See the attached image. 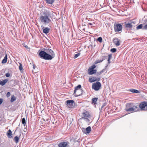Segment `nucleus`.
Returning a JSON list of instances; mask_svg holds the SVG:
<instances>
[{"instance_id": "obj_1", "label": "nucleus", "mask_w": 147, "mask_h": 147, "mask_svg": "<svg viewBox=\"0 0 147 147\" xmlns=\"http://www.w3.org/2000/svg\"><path fill=\"white\" fill-rule=\"evenodd\" d=\"M39 55L42 58L45 60H51L55 57L53 51L51 49L45 50V51H41L39 53Z\"/></svg>"}, {"instance_id": "obj_2", "label": "nucleus", "mask_w": 147, "mask_h": 147, "mask_svg": "<svg viewBox=\"0 0 147 147\" xmlns=\"http://www.w3.org/2000/svg\"><path fill=\"white\" fill-rule=\"evenodd\" d=\"M51 13L46 10L44 11L42 14H40L39 20L41 22L46 24L51 22Z\"/></svg>"}, {"instance_id": "obj_3", "label": "nucleus", "mask_w": 147, "mask_h": 147, "mask_svg": "<svg viewBox=\"0 0 147 147\" xmlns=\"http://www.w3.org/2000/svg\"><path fill=\"white\" fill-rule=\"evenodd\" d=\"M125 110L127 112L131 113L136 112L139 110V109L138 106L131 103H128L126 105Z\"/></svg>"}, {"instance_id": "obj_4", "label": "nucleus", "mask_w": 147, "mask_h": 147, "mask_svg": "<svg viewBox=\"0 0 147 147\" xmlns=\"http://www.w3.org/2000/svg\"><path fill=\"white\" fill-rule=\"evenodd\" d=\"M96 67V65H93L90 66L88 69V73L90 75H91L95 74L96 72V70L94 69Z\"/></svg>"}, {"instance_id": "obj_5", "label": "nucleus", "mask_w": 147, "mask_h": 147, "mask_svg": "<svg viewBox=\"0 0 147 147\" xmlns=\"http://www.w3.org/2000/svg\"><path fill=\"white\" fill-rule=\"evenodd\" d=\"M101 86V84L99 82H96L93 84L92 86V88L95 90H98Z\"/></svg>"}, {"instance_id": "obj_6", "label": "nucleus", "mask_w": 147, "mask_h": 147, "mask_svg": "<svg viewBox=\"0 0 147 147\" xmlns=\"http://www.w3.org/2000/svg\"><path fill=\"white\" fill-rule=\"evenodd\" d=\"M140 109L143 110L147 111V102H142L139 105Z\"/></svg>"}, {"instance_id": "obj_7", "label": "nucleus", "mask_w": 147, "mask_h": 147, "mask_svg": "<svg viewBox=\"0 0 147 147\" xmlns=\"http://www.w3.org/2000/svg\"><path fill=\"white\" fill-rule=\"evenodd\" d=\"M114 29L115 32H117L121 31L122 29V26L120 24H116L114 25Z\"/></svg>"}, {"instance_id": "obj_8", "label": "nucleus", "mask_w": 147, "mask_h": 147, "mask_svg": "<svg viewBox=\"0 0 147 147\" xmlns=\"http://www.w3.org/2000/svg\"><path fill=\"white\" fill-rule=\"evenodd\" d=\"M69 144L67 141L62 142L58 144V146L59 147H67Z\"/></svg>"}, {"instance_id": "obj_9", "label": "nucleus", "mask_w": 147, "mask_h": 147, "mask_svg": "<svg viewBox=\"0 0 147 147\" xmlns=\"http://www.w3.org/2000/svg\"><path fill=\"white\" fill-rule=\"evenodd\" d=\"M66 102L69 108H71L73 107L74 103V101L73 100H67L66 101Z\"/></svg>"}, {"instance_id": "obj_10", "label": "nucleus", "mask_w": 147, "mask_h": 147, "mask_svg": "<svg viewBox=\"0 0 147 147\" xmlns=\"http://www.w3.org/2000/svg\"><path fill=\"white\" fill-rule=\"evenodd\" d=\"M107 56H102L100 59H96L95 62V64L101 63L104 60L107 59Z\"/></svg>"}, {"instance_id": "obj_11", "label": "nucleus", "mask_w": 147, "mask_h": 147, "mask_svg": "<svg viewBox=\"0 0 147 147\" xmlns=\"http://www.w3.org/2000/svg\"><path fill=\"white\" fill-rule=\"evenodd\" d=\"M91 131V128L89 126L87 127L86 129L84 128H82V131L83 132L86 134H88Z\"/></svg>"}, {"instance_id": "obj_12", "label": "nucleus", "mask_w": 147, "mask_h": 147, "mask_svg": "<svg viewBox=\"0 0 147 147\" xmlns=\"http://www.w3.org/2000/svg\"><path fill=\"white\" fill-rule=\"evenodd\" d=\"M113 42L116 46H119L120 45L121 41L118 38H115L113 39Z\"/></svg>"}, {"instance_id": "obj_13", "label": "nucleus", "mask_w": 147, "mask_h": 147, "mask_svg": "<svg viewBox=\"0 0 147 147\" xmlns=\"http://www.w3.org/2000/svg\"><path fill=\"white\" fill-rule=\"evenodd\" d=\"M135 23L132 22L130 23L126 24H125V27L126 28L131 29L133 26H134Z\"/></svg>"}, {"instance_id": "obj_14", "label": "nucleus", "mask_w": 147, "mask_h": 147, "mask_svg": "<svg viewBox=\"0 0 147 147\" xmlns=\"http://www.w3.org/2000/svg\"><path fill=\"white\" fill-rule=\"evenodd\" d=\"M74 92L75 94H76L77 96H80L82 95L83 93V90L81 89L76 90V91L75 92V90H74Z\"/></svg>"}, {"instance_id": "obj_15", "label": "nucleus", "mask_w": 147, "mask_h": 147, "mask_svg": "<svg viewBox=\"0 0 147 147\" xmlns=\"http://www.w3.org/2000/svg\"><path fill=\"white\" fill-rule=\"evenodd\" d=\"M41 27H42V29L43 30V32L44 33L47 34L49 33L50 30V29L49 28L47 27L46 28L42 26Z\"/></svg>"}, {"instance_id": "obj_16", "label": "nucleus", "mask_w": 147, "mask_h": 147, "mask_svg": "<svg viewBox=\"0 0 147 147\" xmlns=\"http://www.w3.org/2000/svg\"><path fill=\"white\" fill-rule=\"evenodd\" d=\"M7 79H5L3 81L0 80V85L1 86L4 85L8 81Z\"/></svg>"}, {"instance_id": "obj_17", "label": "nucleus", "mask_w": 147, "mask_h": 147, "mask_svg": "<svg viewBox=\"0 0 147 147\" xmlns=\"http://www.w3.org/2000/svg\"><path fill=\"white\" fill-rule=\"evenodd\" d=\"M12 131L10 129H9L8 131L7 132V137L8 138H11L12 136H11L12 135Z\"/></svg>"}, {"instance_id": "obj_18", "label": "nucleus", "mask_w": 147, "mask_h": 147, "mask_svg": "<svg viewBox=\"0 0 147 147\" xmlns=\"http://www.w3.org/2000/svg\"><path fill=\"white\" fill-rule=\"evenodd\" d=\"M96 80V78L94 77L90 78L89 79V81L90 82H92Z\"/></svg>"}, {"instance_id": "obj_19", "label": "nucleus", "mask_w": 147, "mask_h": 147, "mask_svg": "<svg viewBox=\"0 0 147 147\" xmlns=\"http://www.w3.org/2000/svg\"><path fill=\"white\" fill-rule=\"evenodd\" d=\"M129 91L132 92V93H139V91L138 90H135L134 89H131L129 90Z\"/></svg>"}, {"instance_id": "obj_20", "label": "nucleus", "mask_w": 147, "mask_h": 147, "mask_svg": "<svg viewBox=\"0 0 147 147\" xmlns=\"http://www.w3.org/2000/svg\"><path fill=\"white\" fill-rule=\"evenodd\" d=\"M54 1V0H46V3H47L52 4Z\"/></svg>"}, {"instance_id": "obj_21", "label": "nucleus", "mask_w": 147, "mask_h": 147, "mask_svg": "<svg viewBox=\"0 0 147 147\" xmlns=\"http://www.w3.org/2000/svg\"><path fill=\"white\" fill-rule=\"evenodd\" d=\"M19 140V138L18 137V136H16L14 137L13 140L16 143H17L18 142Z\"/></svg>"}, {"instance_id": "obj_22", "label": "nucleus", "mask_w": 147, "mask_h": 147, "mask_svg": "<svg viewBox=\"0 0 147 147\" xmlns=\"http://www.w3.org/2000/svg\"><path fill=\"white\" fill-rule=\"evenodd\" d=\"M81 88V85H78L77 86L75 87L74 90L75 92L76 91V90H80Z\"/></svg>"}, {"instance_id": "obj_23", "label": "nucleus", "mask_w": 147, "mask_h": 147, "mask_svg": "<svg viewBox=\"0 0 147 147\" xmlns=\"http://www.w3.org/2000/svg\"><path fill=\"white\" fill-rule=\"evenodd\" d=\"M7 55H6L5 57H4V59L2 60V63H5L7 62Z\"/></svg>"}, {"instance_id": "obj_24", "label": "nucleus", "mask_w": 147, "mask_h": 147, "mask_svg": "<svg viewBox=\"0 0 147 147\" xmlns=\"http://www.w3.org/2000/svg\"><path fill=\"white\" fill-rule=\"evenodd\" d=\"M16 99V97L14 95L12 96L10 100L11 102H12L15 101Z\"/></svg>"}, {"instance_id": "obj_25", "label": "nucleus", "mask_w": 147, "mask_h": 147, "mask_svg": "<svg viewBox=\"0 0 147 147\" xmlns=\"http://www.w3.org/2000/svg\"><path fill=\"white\" fill-rule=\"evenodd\" d=\"M97 100H98V98H93L92 99V102L93 103H94V104H96Z\"/></svg>"}, {"instance_id": "obj_26", "label": "nucleus", "mask_w": 147, "mask_h": 147, "mask_svg": "<svg viewBox=\"0 0 147 147\" xmlns=\"http://www.w3.org/2000/svg\"><path fill=\"white\" fill-rule=\"evenodd\" d=\"M22 123L24 125V126H25L26 124V121L25 120V119L24 118H22Z\"/></svg>"}, {"instance_id": "obj_27", "label": "nucleus", "mask_w": 147, "mask_h": 147, "mask_svg": "<svg viewBox=\"0 0 147 147\" xmlns=\"http://www.w3.org/2000/svg\"><path fill=\"white\" fill-rule=\"evenodd\" d=\"M142 24H140L136 27V29L137 30H138V29L142 28Z\"/></svg>"}, {"instance_id": "obj_28", "label": "nucleus", "mask_w": 147, "mask_h": 147, "mask_svg": "<svg viewBox=\"0 0 147 147\" xmlns=\"http://www.w3.org/2000/svg\"><path fill=\"white\" fill-rule=\"evenodd\" d=\"M82 116L84 117H88V115L86 113H82Z\"/></svg>"}, {"instance_id": "obj_29", "label": "nucleus", "mask_w": 147, "mask_h": 147, "mask_svg": "<svg viewBox=\"0 0 147 147\" xmlns=\"http://www.w3.org/2000/svg\"><path fill=\"white\" fill-rule=\"evenodd\" d=\"M105 71L104 69H103L100 71L98 72L97 73V75H99L101 74L103 71Z\"/></svg>"}, {"instance_id": "obj_30", "label": "nucleus", "mask_w": 147, "mask_h": 147, "mask_svg": "<svg viewBox=\"0 0 147 147\" xmlns=\"http://www.w3.org/2000/svg\"><path fill=\"white\" fill-rule=\"evenodd\" d=\"M116 51V49L115 48H113L111 50V51L112 53H115Z\"/></svg>"}, {"instance_id": "obj_31", "label": "nucleus", "mask_w": 147, "mask_h": 147, "mask_svg": "<svg viewBox=\"0 0 147 147\" xmlns=\"http://www.w3.org/2000/svg\"><path fill=\"white\" fill-rule=\"evenodd\" d=\"M102 39L101 37H99L97 39V40L101 42H102Z\"/></svg>"}, {"instance_id": "obj_32", "label": "nucleus", "mask_w": 147, "mask_h": 147, "mask_svg": "<svg viewBox=\"0 0 147 147\" xmlns=\"http://www.w3.org/2000/svg\"><path fill=\"white\" fill-rule=\"evenodd\" d=\"M80 55V53H78L77 54H76L74 56V58H77L78 56H79Z\"/></svg>"}, {"instance_id": "obj_33", "label": "nucleus", "mask_w": 147, "mask_h": 147, "mask_svg": "<svg viewBox=\"0 0 147 147\" xmlns=\"http://www.w3.org/2000/svg\"><path fill=\"white\" fill-rule=\"evenodd\" d=\"M112 58V56L111 54H109L108 55V60H110Z\"/></svg>"}, {"instance_id": "obj_34", "label": "nucleus", "mask_w": 147, "mask_h": 147, "mask_svg": "<svg viewBox=\"0 0 147 147\" xmlns=\"http://www.w3.org/2000/svg\"><path fill=\"white\" fill-rule=\"evenodd\" d=\"M19 69L20 70H21L23 69L22 65L21 63L20 64V66H19Z\"/></svg>"}, {"instance_id": "obj_35", "label": "nucleus", "mask_w": 147, "mask_h": 147, "mask_svg": "<svg viewBox=\"0 0 147 147\" xmlns=\"http://www.w3.org/2000/svg\"><path fill=\"white\" fill-rule=\"evenodd\" d=\"M10 95V93L9 92H8L6 94V96L7 97H9Z\"/></svg>"}, {"instance_id": "obj_36", "label": "nucleus", "mask_w": 147, "mask_h": 147, "mask_svg": "<svg viewBox=\"0 0 147 147\" xmlns=\"http://www.w3.org/2000/svg\"><path fill=\"white\" fill-rule=\"evenodd\" d=\"M10 76V74L9 73H7L6 74H5V76L7 77H9Z\"/></svg>"}, {"instance_id": "obj_37", "label": "nucleus", "mask_w": 147, "mask_h": 147, "mask_svg": "<svg viewBox=\"0 0 147 147\" xmlns=\"http://www.w3.org/2000/svg\"><path fill=\"white\" fill-rule=\"evenodd\" d=\"M3 102V100L1 98H0V105Z\"/></svg>"}, {"instance_id": "obj_38", "label": "nucleus", "mask_w": 147, "mask_h": 147, "mask_svg": "<svg viewBox=\"0 0 147 147\" xmlns=\"http://www.w3.org/2000/svg\"><path fill=\"white\" fill-rule=\"evenodd\" d=\"M144 28L145 29H147V24L144 26Z\"/></svg>"}, {"instance_id": "obj_39", "label": "nucleus", "mask_w": 147, "mask_h": 147, "mask_svg": "<svg viewBox=\"0 0 147 147\" xmlns=\"http://www.w3.org/2000/svg\"><path fill=\"white\" fill-rule=\"evenodd\" d=\"M107 61H108V63L107 64H108V65H109L111 63L110 60H108Z\"/></svg>"}, {"instance_id": "obj_40", "label": "nucleus", "mask_w": 147, "mask_h": 147, "mask_svg": "<svg viewBox=\"0 0 147 147\" xmlns=\"http://www.w3.org/2000/svg\"><path fill=\"white\" fill-rule=\"evenodd\" d=\"M109 65L108 64H107V65L105 67V69H106L107 68V66Z\"/></svg>"}, {"instance_id": "obj_41", "label": "nucleus", "mask_w": 147, "mask_h": 147, "mask_svg": "<svg viewBox=\"0 0 147 147\" xmlns=\"http://www.w3.org/2000/svg\"><path fill=\"white\" fill-rule=\"evenodd\" d=\"M89 24L91 26L92 25V24L91 23H89Z\"/></svg>"}, {"instance_id": "obj_42", "label": "nucleus", "mask_w": 147, "mask_h": 147, "mask_svg": "<svg viewBox=\"0 0 147 147\" xmlns=\"http://www.w3.org/2000/svg\"><path fill=\"white\" fill-rule=\"evenodd\" d=\"M33 68L34 69L35 68V66L34 65H33Z\"/></svg>"}, {"instance_id": "obj_43", "label": "nucleus", "mask_w": 147, "mask_h": 147, "mask_svg": "<svg viewBox=\"0 0 147 147\" xmlns=\"http://www.w3.org/2000/svg\"><path fill=\"white\" fill-rule=\"evenodd\" d=\"M84 118V119H86V120H88V119H87V118Z\"/></svg>"}]
</instances>
